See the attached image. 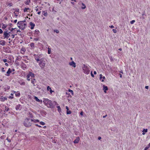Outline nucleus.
Masks as SVG:
<instances>
[{"instance_id":"1","label":"nucleus","mask_w":150,"mask_h":150,"mask_svg":"<svg viewBox=\"0 0 150 150\" xmlns=\"http://www.w3.org/2000/svg\"><path fill=\"white\" fill-rule=\"evenodd\" d=\"M43 102L48 107L51 108H54L56 105H58L56 102L55 101L52 102L47 98L45 99L43 101Z\"/></svg>"},{"instance_id":"2","label":"nucleus","mask_w":150,"mask_h":150,"mask_svg":"<svg viewBox=\"0 0 150 150\" xmlns=\"http://www.w3.org/2000/svg\"><path fill=\"white\" fill-rule=\"evenodd\" d=\"M33 119H30L28 118H26L25 119L23 123L24 126L27 127H29L32 125V122L33 121Z\"/></svg>"},{"instance_id":"3","label":"nucleus","mask_w":150,"mask_h":150,"mask_svg":"<svg viewBox=\"0 0 150 150\" xmlns=\"http://www.w3.org/2000/svg\"><path fill=\"white\" fill-rule=\"evenodd\" d=\"M26 20L25 19L23 21H18L17 23V25L18 27L21 30H23L24 29H25V27L24 26L23 28V27H21V25H22L23 23H24L26 22Z\"/></svg>"},{"instance_id":"4","label":"nucleus","mask_w":150,"mask_h":150,"mask_svg":"<svg viewBox=\"0 0 150 150\" xmlns=\"http://www.w3.org/2000/svg\"><path fill=\"white\" fill-rule=\"evenodd\" d=\"M10 35L8 33L7 31L6 30L4 32V38H8L10 36Z\"/></svg>"},{"instance_id":"5","label":"nucleus","mask_w":150,"mask_h":150,"mask_svg":"<svg viewBox=\"0 0 150 150\" xmlns=\"http://www.w3.org/2000/svg\"><path fill=\"white\" fill-rule=\"evenodd\" d=\"M39 65L41 68V69H43L45 66V63L42 62V61H40L39 63Z\"/></svg>"},{"instance_id":"6","label":"nucleus","mask_w":150,"mask_h":150,"mask_svg":"<svg viewBox=\"0 0 150 150\" xmlns=\"http://www.w3.org/2000/svg\"><path fill=\"white\" fill-rule=\"evenodd\" d=\"M21 67L24 70H25L27 69V66L23 62H22L21 64Z\"/></svg>"},{"instance_id":"7","label":"nucleus","mask_w":150,"mask_h":150,"mask_svg":"<svg viewBox=\"0 0 150 150\" xmlns=\"http://www.w3.org/2000/svg\"><path fill=\"white\" fill-rule=\"evenodd\" d=\"M40 32L38 30H36L35 31L34 36L35 37H37L39 35Z\"/></svg>"},{"instance_id":"8","label":"nucleus","mask_w":150,"mask_h":150,"mask_svg":"<svg viewBox=\"0 0 150 150\" xmlns=\"http://www.w3.org/2000/svg\"><path fill=\"white\" fill-rule=\"evenodd\" d=\"M69 64L70 65L72 66L74 68L75 67H76V63L74 61H72L71 62H70L69 63Z\"/></svg>"},{"instance_id":"9","label":"nucleus","mask_w":150,"mask_h":150,"mask_svg":"<svg viewBox=\"0 0 150 150\" xmlns=\"http://www.w3.org/2000/svg\"><path fill=\"white\" fill-rule=\"evenodd\" d=\"M7 99V98L6 97H4L3 96H1L0 97V101L2 102L4 101L5 100Z\"/></svg>"},{"instance_id":"10","label":"nucleus","mask_w":150,"mask_h":150,"mask_svg":"<svg viewBox=\"0 0 150 150\" xmlns=\"http://www.w3.org/2000/svg\"><path fill=\"white\" fill-rule=\"evenodd\" d=\"M88 68L85 66V73L86 72V74H88L89 73L90 70L88 69Z\"/></svg>"},{"instance_id":"11","label":"nucleus","mask_w":150,"mask_h":150,"mask_svg":"<svg viewBox=\"0 0 150 150\" xmlns=\"http://www.w3.org/2000/svg\"><path fill=\"white\" fill-rule=\"evenodd\" d=\"M21 105L20 104L16 105V110H21Z\"/></svg>"},{"instance_id":"12","label":"nucleus","mask_w":150,"mask_h":150,"mask_svg":"<svg viewBox=\"0 0 150 150\" xmlns=\"http://www.w3.org/2000/svg\"><path fill=\"white\" fill-rule=\"evenodd\" d=\"M79 137H77L76 139L74 141V142L75 144L78 143L79 141Z\"/></svg>"},{"instance_id":"13","label":"nucleus","mask_w":150,"mask_h":150,"mask_svg":"<svg viewBox=\"0 0 150 150\" xmlns=\"http://www.w3.org/2000/svg\"><path fill=\"white\" fill-rule=\"evenodd\" d=\"M30 25L31 26L30 29H33L34 28V27L35 26V24L32 22H30Z\"/></svg>"},{"instance_id":"14","label":"nucleus","mask_w":150,"mask_h":150,"mask_svg":"<svg viewBox=\"0 0 150 150\" xmlns=\"http://www.w3.org/2000/svg\"><path fill=\"white\" fill-rule=\"evenodd\" d=\"M100 80H101L102 82H103L104 81V79H105V76H102V74L100 75Z\"/></svg>"},{"instance_id":"15","label":"nucleus","mask_w":150,"mask_h":150,"mask_svg":"<svg viewBox=\"0 0 150 150\" xmlns=\"http://www.w3.org/2000/svg\"><path fill=\"white\" fill-rule=\"evenodd\" d=\"M18 82L21 85H25V82L22 80H20L18 81Z\"/></svg>"},{"instance_id":"16","label":"nucleus","mask_w":150,"mask_h":150,"mask_svg":"<svg viewBox=\"0 0 150 150\" xmlns=\"http://www.w3.org/2000/svg\"><path fill=\"white\" fill-rule=\"evenodd\" d=\"M103 90L105 93H106V91H107L108 89V88L107 86H105L104 85H103Z\"/></svg>"},{"instance_id":"17","label":"nucleus","mask_w":150,"mask_h":150,"mask_svg":"<svg viewBox=\"0 0 150 150\" xmlns=\"http://www.w3.org/2000/svg\"><path fill=\"white\" fill-rule=\"evenodd\" d=\"M12 71L11 69L10 68H9L8 70L6 72V74H7V76H9V74Z\"/></svg>"},{"instance_id":"18","label":"nucleus","mask_w":150,"mask_h":150,"mask_svg":"<svg viewBox=\"0 0 150 150\" xmlns=\"http://www.w3.org/2000/svg\"><path fill=\"white\" fill-rule=\"evenodd\" d=\"M28 74H29V75L30 76H31V77H35V74L31 72H29Z\"/></svg>"},{"instance_id":"19","label":"nucleus","mask_w":150,"mask_h":150,"mask_svg":"<svg viewBox=\"0 0 150 150\" xmlns=\"http://www.w3.org/2000/svg\"><path fill=\"white\" fill-rule=\"evenodd\" d=\"M0 45H1L4 46L5 45L6 42L4 40H1L0 41Z\"/></svg>"},{"instance_id":"20","label":"nucleus","mask_w":150,"mask_h":150,"mask_svg":"<svg viewBox=\"0 0 150 150\" xmlns=\"http://www.w3.org/2000/svg\"><path fill=\"white\" fill-rule=\"evenodd\" d=\"M30 45L31 48L33 49L34 48L35 44L33 42L31 43Z\"/></svg>"},{"instance_id":"21","label":"nucleus","mask_w":150,"mask_h":150,"mask_svg":"<svg viewBox=\"0 0 150 150\" xmlns=\"http://www.w3.org/2000/svg\"><path fill=\"white\" fill-rule=\"evenodd\" d=\"M2 28L3 29H5L7 27V25H5L4 24L2 23Z\"/></svg>"},{"instance_id":"22","label":"nucleus","mask_w":150,"mask_h":150,"mask_svg":"<svg viewBox=\"0 0 150 150\" xmlns=\"http://www.w3.org/2000/svg\"><path fill=\"white\" fill-rule=\"evenodd\" d=\"M36 81H35V79H31V83H32L33 84V85L34 86L35 85L34 84L35 83V82H36Z\"/></svg>"},{"instance_id":"23","label":"nucleus","mask_w":150,"mask_h":150,"mask_svg":"<svg viewBox=\"0 0 150 150\" xmlns=\"http://www.w3.org/2000/svg\"><path fill=\"white\" fill-rule=\"evenodd\" d=\"M30 0H26V1H25L24 3L26 5H29L30 3Z\"/></svg>"},{"instance_id":"24","label":"nucleus","mask_w":150,"mask_h":150,"mask_svg":"<svg viewBox=\"0 0 150 150\" xmlns=\"http://www.w3.org/2000/svg\"><path fill=\"white\" fill-rule=\"evenodd\" d=\"M22 57H20V56H18L17 57L16 59V61H20Z\"/></svg>"},{"instance_id":"25","label":"nucleus","mask_w":150,"mask_h":150,"mask_svg":"<svg viewBox=\"0 0 150 150\" xmlns=\"http://www.w3.org/2000/svg\"><path fill=\"white\" fill-rule=\"evenodd\" d=\"M20 93L19 92H17L15 93V95L16 96L19 97L20 96Z\"/></svg>"},{"instance_id":"26","label":"nucleus","mask_w":150,"mask_h":150,"mask_svg":"<svg viewBox=\"0 0 150 150\" xmlns=\"http://www.w3.org/2000/svg\"><path fill=\"white\" fill-rule=\"evenodd\" d=\"M58 108V111L59 112H60L61 111V109L59 106H57V107Z\"/></svg>"},{"instance_id":"27","label":"nucleus","mask_w":150,"mask_h":150,"mask_svg":"<svg viewBox=\"0 0 150 150\" xmlns=\"http://www.w3.org/2000/svg\"><path fill=\"white\" fill-rule=\"evenodd\" d=\"M147 132V129H144L143 131H142V132H143V133H142V134L143 135H144L145 134L144 133H146V132Z\"/></svg>"},{"instance_id":"28","label":"nucleus","mask_w":150,"mask_h":150,"mask_svg":"<svg viewBox=\"0 0 150 150\" xmlns=\"http://www.w3.org/2000/svg\"><path fill=\"white\" fill-rule=\"evenodd\" d=\"M44 13L43 15L45 16H47V13L46 11H43Z\"/></svg>"},{"instance_id":"29","label":"nucleus","mask_w":150,"mask_h":150,"mask_svg":"<svg viewBox=\"0 0 150 150\" xmlns=\"http://www.w3.org/2000/svg\"><path fill=\"white\" fill-rule=\"evenodd\" d=\"M38 102H40V100L36 96H35L34 98Z\"/></svg>"},{"instance_id":"30","label":"nucleus","mask_w":150,"mask_h":150,"mask_svg":"<svg viewBox=\"0 0 150 150\" xmlns=\"http://www.w3.org/2000/svg\"><path fill=\"white\" fill-rule=\"evenodd\" d=\"M30 8H25L24 9L23 11L24 12L27 11V10H29Z\"/></svg>"},{"instance_id":"31","label":"nucleus","mask_w":150,"mask_h":150,"mask_svg":"<svg viewBox=\"0 0 150 150\" xmlns=\"http://www.w3.org/2000/svg\"><path fill=\"white\" fill-rule=\"evenodd\" d=\"M71 113L70 110H67V115L70 114Z\"/></svg>"},{"instance_id":"32","label":"nucleus","mask_w":150,"mask_h":150,"mask_svg":"<svg viewBox=\"0 0 150 150\" xmlns=\"http://www.w3.org/2000/svg\"><path fill=\"white\" fill-rule=\"evenodd\" d=\"M26 25L27 24L26 23H23L22 25H21V27H23V28L24 26H25H25H26Z\"/></svg>"},{"instance_id":"33","label":"nucleus","mask_w":150,"mask_h":150,"mask_svg":"<svg viewBox=\"0 0 150 150\" xmlns=\"http://www.w3.org/2000/svg\"><path fill=\"white\" fill-rule=\"evenodd\" d=\"M9 110V108L8 107L6 106L5 107V111H8Z\"/></svg>"},{"instance_id":"34","label":"nucleus","mask_w":150,"mask_h":150,"mask_svg":"<svg viewBox=\"0 0 150 150\" xmlns=\"http://www.w3.org/2000/svg\"><path fill=\"white\" fill-rule=\"evenodd\" d=\"M33 122H34L35 123H36L37 122H39V120H33Z\"/></svg>"},{"instance_id":"35","label":"nucleus","mask_w":150,"mask_h":150,"mask_svg":"<svg viewBox=\"0 0 150 150\" xmlns=\"http://www.w3.org/2000/svg\"><path fill=\"white\" fill-rule=\"evenodd\" d=\"M40 125H45V123L44 122H42V121L40 122Z\"/></svg>"},{"instance_id":"36","label":"nucleus","mask_w":150,"mask_h":150,"mask_svg":"<svg viewBox=\"0 0 150 150\" xmlns=\"http://www.w3.org/2000/svg\"><path fill=\"white\" fill-rule=\"evenodd\" d=\"M48 54H50L51 53V49L50 48H48Z\"/></svg>"},{"instance_id":"37","label":"nucleus","mask_w":150,"mask_h":150,"mask_svg":"<svg viewBox=\"0 0 150 150\" xmlns=\"http://www.w3.org/2000/svg\"><path fill=\"white\" fill-rule=\"evenodd\" d=\"M10 88V87L9 86H7V88H5V91H6V90H9V89Z\"/></svg>"},{"instance_id":"38","label":"nucleus","mask_w":150,"mask_h":150,"mask_svg":"<svg viewBox=\"0 0 150 150\" xmlns=\"http://www.w3.org/2000/svg\"><path fill=\"white\" fill-rule=\"evenodd\" d=\"M21 51L23 52H25V51L26 50L25 48L24 47H22L21 49Z\"/></svg>"},{"instance_id":"39","label":"nucleus","mask_w":150,"mask_h":150,"mask_svg":"<svg viewBox=\"0 0 150 150\" xmlns=\"http://www.w3.org/2000/svg\"><path fill=\"white\" fill-rule=\"evenodd\" d=\"M16 29V28H11V29L10 27H9L8 28V29L9 30H10L11 31H12L14 29Z\"/></svg>"},{"instance_id":"40","label":"nucleus","mask_w":150,"mask_h":150,"mask_svg":"<svg viewBox=\"0 0 150 150\" xmlns=\"http://www.w3.org/2000/svg\"><path fill=\"white\" fill-rule=\"evenodd\" d=\"M15 64L17 66H18L19 65V63L16 60H15Z\"/></svg>"},{"instance_id":"41","label":"nucleus","mask_w":150,"mask_h":150,"mask_svg":"<svg viewBox=\"0 0 150 150\" xmlns=\"http://www.w3.org/2000/svg\"><path fill=\"white\" fill-rule=\"evenodd\" d=\"M35 60L37 61V62H38V61H40H40H41V60H40L39 58H35Z\"/></svg>"},{"instance_id":"42","label":"nucleus","mask_w":150,"mask_h":150,"mask_svg":"<svg viewBox=\"0 0 150 150\" xmlns=\"http://www.w3.org/2000/svg\"><path fill=\"white\" fill-rule=\"evenodd\" d=\"M68 91L69 92H70L72 94H73V91L72 90H71V89H69L68 90Z\"/></svg>"},{"instance_id":"43","label":"nucleus","mask_w":150,"mask_h":150,"mask_svg":"<svg viewBox=\"0 0 150 150\" xmlns=\"http://www.w3.org/2000/svg\"><path fill=\"white\" fill-rule=\"evenodd\" d=\"M135 22V20H133L132 21H131L130 23L131 24H133Z\"/></svg>"},{"instance_id":"44","label":"nucleus","mask_w":150,"mask_h":150,"mask_svg":"<svg viewBox=\"0 0 150 150\" xmlns=\"http://www.w3.org/2000/svg\"><path fill=\"white\" fill-rule=\"evenodd\" d=\"M54 32H56L57 33H58L59 32V31L58 30H54Z\"/></svg>"},{"instance_id":"45","label":"nucleus","mask_w":150,"mask_h":150,"mask_svg":"<svg viewBox=\"0 0 150 150\" xmlns=\"http://www.w3.org/2000/svg\"><path fill=\"white\" fill-rule=\"evenodd\" d=\"M13 4L12 3H9L7 5V6H12Z\"/></svg>"},{"instance_id":"46","label":"nucleus","mask_w":150,"mask_h":150,"mask_svg":"<svg viewBox=\"0 0 150 150\" xmlns=\"http://www.w3.org/2000/svg\"><path fill=\"white\" fill-rule=\"evenodd\" d=\"M79 4L81 5V4H82L83 6H84V4L83 3H82L81 1L79 2Z\"/></svg>"},{"instance_id":"47","label":"nucleus","mask_w":150,"mask_h":150,"mask_svg":"<svg viewBox=\"0 0 150 150\" xmlns=\"http://www.w3.org/2000/svg\"><path fill=\"white\" fill-rule=\"evenodd\" d=\"M150 146V145H149V146L146 147L144 149L145 150H147V149L149 148V147Z\"/></svg>"},{"instance_id":"48","label":"nucleus","mask_w":150,"mask_h":150,"mask_svg":"<svg viewBox=\"0 0 150 150\" xmlns=\"http://www.w3.org/2000/svg\"><path fill=\"white\" fill-rule=\"evenodd\" d=\"M13 10L15 9H13ZM15 11L16 12H19V9L18 8H17L15 9Z\"/></svg>"},{"instance_id":"49","label":"nucleus","mask_w":150,"mask_h":150,"mask_svg":"<svg viewBox=\"0 0 150 150\" xmlns=\"http://www.w3.org/2000/svg\"><path fill=\"white\" fill-rule=\"evenodd\" d=\"M112 31L113 32L115 33H116L117 32V31L116 29H113Z\"/></svg>"},{"instance_id":"50","label":"nucleus","mask_w":150,"mask_h":150,"mask_svg":"<svg viewBox=\"0 0 150 150\" xmlns=\"http://www.w3.org/2000/svg\"><path fill=\"white\" fill-rule=\"evenodd\" d=\"M51 89V88L49 86H48L47 87V89L48 91H49Z\"/></svg>"},{"instance_id":"51","label":"nucleus","mask_w":150,"mask_h":150,"mask_svg":"<svg viewBox=\"0 0 150 150\" xmlns=\"http://www.w3.org/2000/svg\"><path fill=\"white\" fill-rule=\"evenodd\" d=\"M39 38H34V40L35 41H38V40H39Z\"/></svg>"},{"instance_id":"52","label":"nucleus","mask_w":150,"mask_h":150,"mask_svg":"<svg viewBox=\"0 0 150 150\" xmlns=\"http://www.w3.org/2000/svg\"><path fill=\"white\" fill-rule=\"evenodd\" d=\"M35 125L36 126H38V127H42L41 126L39 125H38L37 124H35Z\"/></svg>"},{"instance_id":"53","label":"nucleus","mask_w":150,"mask_h":150,"mask_svg":"<svg viewBox=\"0 0 150 150\" xmlns=\"http://www.w3.org/2000/svg\"><path fill=\"white\" fill-rule=\"evenodd\" d=\"M91 76L92 77H94V75L92 73V71L91 72Z\"/></svg>"},{"instance_id":"54","label":"nucleus","mask_w":150,"mask_h":150,"mask_svg":"<svg viewBox=\"0 0 150 150\" xmlns=\"http://www.w3.org/2000/svg\"><path fill=\"white\" fill-rule=\"evenodd\" d=\"M3 33V31L1 29H0V33L2 34Z\"/></svg>"},{"instance_id":"55","label":"nucleus","mask_w":150,"mask_h":150,"mask_svg":"<svg viewBox=\"0 0 150 150\" xmlns=\"http://www.w3.org/2000/svg\"><path fill=\"white\" fill-rule=\"evenodd\" d=\"M6 140L8 141L9 142H11V140L9 139H8V137L6 139Z\"/></svg>"},{"instance_id":"56","label":"nucleus","mask_w":150,"mask_h":150,"mask_svg":"<svg viewBox=\"0 0 150 150\" xmlns=\"http://www.w3.org/2000/svg\"><path fill=\"white\" fill-rule=\"evenodd\" d=\"M3 61L4 62H7V59H3Z\"/></svg>"},{"instance_id":"57","label":"nucleus","mask_w":150,"mask_h":150,"mask_svg":"<svg viewBox=\"0 0 150 150\" xmlns=\"http://www.w3.org/2000/svg\"><path fill=\"white\" fill-rule=\"evenodd\" d=\"M10 98V99H13V96H9L8 98Z\"/></svg>"},{"instance_id":"58","label":"nucleus","mask_w":150,"mask_h":150,"mask_svg":"<svg viewBox=\"0 0 150 150\" xmlns=\"http://www.w3.org/2000/svg\"><path fill=\"white\" fill-rule=\"evenodd\" d=\"M29 114L30 115V117H31V118H32L33 117V116L32 115V114L31 113V112H29Z\"/></svg>"},{"instance_id":"59","label":"nucleus","mask_w":150,"mask_h":150,"mask_svg":"<svg viewBox=\"0 0 150 150\" xmlns=\"http://www.w3.org/2000/svg\"><path fill=\"white\" fill-rule=\"evenodd\" d=\"M27 78H29L30 77V76L29 75V74H28L26 76Z\"/></svg>"},{"instance_id":"60","label":"nucleus","mask_w":150,"mask_h":150,"mask_svg":"<svg viewBox=\"0 0 150 150\" xmlns=\"http://www.w3.org/2000/svg\"><path fill=\"white\" fill-rule=\"evenodd\" d=\"M15 35H16V34H15H15H14V35H12V38H14V37H15Z\"/></svg>"},{"instance_id":"61","label":"nucleus","mask_w":150,"mask_h":150,"mask_svg":"<svg viewBox=\"0 0 150 150\" xmlns=\"http://www.w3.org/2000/svg\"><path fill=\"white\" fill-rule=\"evenodd\" d=\"M2 71L3 72H4L5 71V70H4V68L3 67L2 69Z\"/></svg>"},{"instance_id":"62","label":"nucleus","mask_w":150,"mask_h":150,"mask_svg":"<svg viewBox=\"0 0 150 150\" xmlns=\"http://www.w3.org/2000/svg\"><path fill=\"white\" fill-rule=\"evenodd\" d=\"M83 111H81L80 113V115H83Z\"/></svg>"},{"instance_id":"63","label":"nucleus","mask_w":150,"mask_h":150,"mask_svg":"<svg viewBox=\"0 0 150 150\" xmlns=\"http://www.w3.org/2000/svg\"><path fill=\"white\" fill-rule=\"evenodd\" d=\"M66 109H67V110H69V108L67 106H66Z\"/></svg>"},{"instance_id":"64","label":"nucleus","mask_w":150,"mask_h":150,"mask_svg":"<svg viewBox=\"0 0 150 150\" xmlns=\"http://www.w3.org/2000/svg\"><path fill=\"white\" fill-rule=\"evenodd\" d=\"M5 65L7 67H8V64L6 63L5 64Z\"/></svg>"}]
</instances>
